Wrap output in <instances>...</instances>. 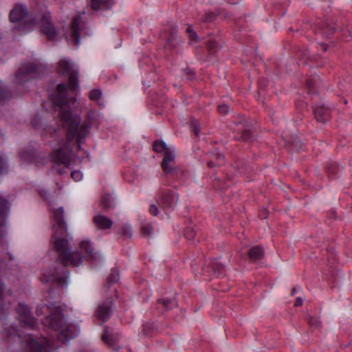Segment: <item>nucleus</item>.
Listing matches in <instances>:
<instances>
[{
  "instance_id": "f257e3e1",
  "label": "nucleus",
  "mask_w": 352,
  "mask_h": 352,
  "mask_svg": "<svg viewBox=\"0 0 352 352\" xmlns=\"http://www.w3.org/2000/svg\"><path fill=\"white\" fill-rule=\"evenodd\" d=\"M58 71L69 76V85H58L57 93L50 97V101L59 111V115L56 121L57 126L47 129L46 133L53 138L50 157L55 164L54 168L59 174L63 175L69 168L75 144L81 149V144L90 131L91 124L98 126L100 116L98 112L91 111L88 114L87 122L80 124V116L74 111L77 98L72 96L77 95L79 90L77 68L69 60L61 58L58 62Z\"/></svg>"
},
{
  "instance_id": "f03ea898",
  "label": "nucleus",
  "mask_w": 352,
  "mask_h": 352,
  "mask_svg": "<svg viewBox=\"0 0 352 352\" xmlns=\"http://www.w3.org/2000/svg\"><path fill=\"white\" fill-rule=\"evenodd\" d=\"M63 208L60 207L52 210L54 227L56 229L52 237L54 248L58 252L63 263L66 265L78 266L84 261L94 263L102 259V255L95 251L94 243L88 239L79 243V248L74 252L69 251L70 243L65 236V223L63 221Z\"/></svg>"
},
{
  "instance_id": "7ed1b4c3",
  "label": "nucleus",
  "mask_w": 352,
  "mask_h": 352,
  "mask_svg": "<svg viewBox=\"0 0 352 352\" xmlns=\"http://www.w3.org/2000/svg\"><path fill=\"white\" fill-rule=\"evenodd\" d=\"M36 313L38 316L45 315L42 319L43 326L48 330L58 331L57 339L63 343L76 337L79 333L78 325L65 323L63 307L57 303L48 305L40 303L36 307Z\"/></svg>"
},
{
  "instance_id": "20e7f679",
  "label": "nucleus",
  "mask_w": 352,
  "mask_h": 352,
  "mask_svg": "<svg viewBox=\"0 0 352 352\" xmlns=\"http://www.w3.org/2000/svg\"><path fill=\"white\" fill-rule=\"evenodd\" d=\"M12 23H19L17 28L23 33L34 30L39 27L41 32L52 41L58 38L59 33L52 21L50 13L45 12L34 16L29 15L28 8L23 5H16L10 14Z\"/></svg>"
},
{
  "instance_id": "39448f33",
  "label": "nucleus",
  "mask_w": 352,
  "mask_h": 352,
  "mask_svg": "<svg viewBox=\"0 0 352 352\" xmlns=\"http://www.w3.org/2000/svg\"><path fill=\"white\" fill-rule=\"evenodd\" d=\"M153 149L155 152L164 154L162 167L166 174L178 177L182 173L177 164L175 149L173 145H168L163 141H156Z\"/></svg>"
},
{
  "instance_id": "423d86ee",
  "label": "nucleus",
  "mask_w": 352,
  "mask_h": 352,
  "mask_svg": "<svg viewBox=\"0 0 352 352\" xmlns=\"http://www.w3.org/2000/svg\"><path fill=\"white\" fill-rule=\"evenodd\" d=\"M9 340H14L16 336L21 340L25 352H45V348L49 345V341L45 338H38L32 334H26L21 337L14 328H12L6 333Z\"/></svg>"
},
{
  "instance_id": "0eeeda50",
  "label": "nucleus",
  "mask_w": 352,
  "mask_h": 352,
  "mask_svg": "<svg viewBox=\"0 0 352 352\" xmlns=\"http://www.w3.org/2000/svg\"><path fill=\"white\" fill-rule=\"evenodd\" d=\"M177 201V195L173 190L167 189L162 191L157 204H153L149 208L150 213L153 215L164 216L169 213L170 209L175 206Z\"/></svg>"
},
{
  "instance_id": "6e6552de",
  "label": "nucleus",
  "mask_w": 352,
  "mask_h": 352,
  "mask_svg": "<svg viewBox=\"0 0 352 352\" xmlns=\"http://www.w3.org/2000/svg\"><path fill=\"white\" fill-rule=\"evenodd\" d=\"M85 23L82 20L81 16H76L73 18L71 27L66 33V38L70 44L78 46L80 44V38L83 33Z\"/></svg>"
},
{
  "instance_id": "1a4fd4ad",
  "label": "nucleus",
  "mask_w": 352,
  "mask_h": 352,
  "mask_svg": "<svg viewBox=\"0 0 352 352\" xmlns=\"http://www.w3.org/2000/svg\"><path fill=\"white\" fill-rule=\"evenodd\" d=\"M16 311L17 319L24 327L34 329L37 327L38 323L26 304L19 302L16 308Z\"/></svg>"
},
{
  "instance_id": "9d476101",
  "label": "nucleus",
  "mask_w": 352,
  "mask_h": 352,
  "mask_svg": "<svg viewBox=\"0 0 352 352\" xmlns=\"http://www.w3.org/2000/svg\"><path fill=\"white\" fill-rule=\"evenodd\" d=\"M39 69L40 67L33 63L23 65L16 74V83L23 85L30 79L37 77Z\"/></svg>"
},
{
  "instance_id": "9b49d317",
  "label": "nucleus",
  "mask_w": 352,
  "mask_h": 352,
  "mask_svg": "<svg viewBox=\"0 0 352 352\" xmlns=\"http://www.w3.org/2000/svg\"><path fill=\"white\" fill-rule=\"evenodd\" d=\"M10 212V204L7 197L0 194V232L2 237L8 232L7 219Z\"/></svg>"
},
{
  "instance_id": "f8f14e48",
  "label": "nucleus",
  "mask_w": 352,
  "mask_h": 352,
  "mask_svg": "<svg viewBox=\"0 0 352 352\" xmlns=\"http://www.w3.org/2000/svg\"><path fill=\"white\" fill-rule=\"evenodd\" d=\"M21 159L25 166H39L38 155L32 148H27L20 153Z\"/></svg>"
},
{
  "instance_id": "ddd939ff",
  "label": "nucleus",
  "mask_w": 352,
  "mask_h": 352,
  "mask_svg": "<svg viewBox=\"0 0 352 352\" xmlns=\"http://www.w3.org/2000/svg\"><path fill=\"white\" fill-rule=\"evenodd\" d=\"M112 311V302L111 299H107L98 305L96 311L97 318L102 322L108 320Z\"/></svg>"
},
{
  "instance_id": "4468645a",
  "label": "nucleus",
  "mask_w": 352,
  "mask_h": 352,
  "mask_svg": "<svg viewBox=\"0 0 352 352\" xmlns=\"http://www.w3.org/2000/svg\"><path fill=\"white\" fill-rule=\"evenodd\" d=\"M41 280L43 283H48L50 281H56L60 286H63L64 284L67 283V278L65 276H60L55 274L53 271L52 274L51 272L48 270L43 271L42 276H41Z\"/></svg>"
},
{
  "instance_id": "2eb2a0df",
  "label": "nucleus",
  "mask_w": 352,
  "mask_h": 352,
  "mask_svg": "<svg viewBox=\"0 0 352 352\" xmlns=\"http://www.w3.org/2000/svg\"><path fill=\"white\" fill-rule=\"evenodd\" d=\"M315 117L320 122H325L330 118V110L323 104H318L314 109Z\"/></svg>"
},
{
  "instance_id": "dca6fc26",
  "label": "nucleus",
  "mask_w": 352,
  "mask_h": 352,
  "mask_svg": "<svg viewBox=\"0 0 352 352\" xmlns=\"http://www.w3.org/2000/svg\"><path fill=\"white\" fill-rule=\"evenodd\" d=\"M94 221L96 226L101 229L110 228L113 225V222L110 219L100 214L94 217Z\"/></svg>"
},
{
  "instance_id": "f3484780",
  "label": "nucleus",
  "mask_w": 352,
  "mask_h": 352,
  "mask_svg": "<svg viewBox=\"0 0 352 352\" xmlns=\"http://www.w3.org/2000/svg\"><path fill=\"white\" fill-rule=\"evenodd\" d=\"M264 256V250L263 248L259 246H256L252 248L249 251V257L250 259L254 261L260 260Z\"/></svg>"
},
{
  "instance_id": "a211bd4d",
  "label": "nucleus",
  "mask_w": 352,
  "mask_h": 352,
  "mask_svg": "<svg viewBox=\"0 0 352 352\" xmlns=\"http://www.w3.org/2000/svg\"><path fill=\"white\" fill-rule=\"evenodd\" d=\"M102 204L105 208H110L114 206V197L111 194H104L102 197Z\"/></svg>"
},
{
  "instance_id": "6ab92c4d",
  "label": "nucleus",
  "mask_w": 352,
  "mask_h": 352,
  "mask_svg": "<svg viewBox=\"0 0 352 352\" xmlns=\"http://www.w3.org/2000/svg\"><path fill=\"white\" fill-rule=\"evenodd\" d=\"M4 288V284L0 280V312L2 313L8 309V306L6 303V297L3 294Z\"/></svg>"
},
{
  "instance_id": "aec40b11",
  "label": "nucleus",
  "mask_w": 352,
  "mask_h": 352,
  "mask_svg": "<svg viewBox=\"0 0 352 352\" xmlns=\"http://www.w3.org/2000/svg\"><path fill=\"white\" fill-rule=\"evenodd\" d=\"M90 100L96 102L98 104L101 105L102 102H100L102 99V91L98 89H94L90 91L89 94Z\"/></svg>"
},
{
  "instance_id": "412c9836",
  "label": "nucleus",
  "mask_w": 352,
  "mask_h": 352,
  "mask_svg": "<svg viewBox=\"0 0 352 352\" xmlns=\"http://www.w3.org/2000/svg\"><path fill=\"white\" fill-rule=\"evenodd\" d=\"M102 340L106 342L107 344L112 346L113 345L116 341L117 338L110 331L108 330H106L104 333L102 334Z\"/></svg>"
},
{
  "instance_id": "4be33fe9",
  "label": "nucleus",
  "mask_w": 352,
  "mask_h": 352,
  "mask_svg": "<svg viewBox=\"0 0 352 352\" xmlns=\"http://www.w3.org/2000/svg\"><path fill=\"white\" fill-rule=\"evenodd\" d=\"M91 6L94 10L109 7V0H91Z\"/></svg>"
},
{
  "instance_id": "5701e85b",
  "label": "nucleus",
  "mask_w": 352,
  "mask_h": 352,
  "mask_svg": "<svg viewBox=\"0 0 352 352\" xmlns=\"http://www.w3.org/2000/svg\"><path fill=\"white\" fill-rule=\"evenodd\" d=\"M120 278L118 271L116 269H113L109 277V282L111 283H116L118 281Z\"/></svg>"
},
{
  "instance_id": "b1692460",
  "label": "nucleus",
  "mask_w": 352,
  "mask_h": 352,
  "mask_svg": "<svg viewBox=\"0 0 352 352\" xmlns=\"http://www.w3.org/2000/svg\"><path fill=\"white\" fill-rule=\"evenodd\" d=\"M212 267L215 273H217L218 275L221 274L222 273V271L223 270V265L219 263L218 261L215 260L212 263Z\"/></svg>"
},
{
  "instance_id": "393cba45",
  "label": "nucleus",
  "mask_w": 352,
  "mask_h": 352,
  "mask_svg": "<svg viewBox=\"0 0 352 352\" xmlns=\"http://www.w3.org/2000/svg\"><path fill=\"white\" fill-rule=\"evenodd\" d=\"M8 173V167L6 160L0 155V177Z\"/></svg>"
},
{
  "instance_id": "a878e982",
  "label": "nucleus",
  "mask_w": 352,
  "mask_h": 352,
  "mask_svg": "<svg viewBox=\"0 0 352 352\" xmlns=\"http://www.w3.org/2000/svg\"><path fill=\"white\" fill-rule=\"evenodd\" d=\"M71 177L75 182H80L83 178V174L80 170H74L71 173Z\"/></svg>"
},
{
  "instance_id": "bb28decb",
  "label": "nucleus",
  "mask_w": 352,
  "mask_h": 352,
  "mask_svg": "<svg viewBox=\"0 0 352 352\" xmlns=\"http://www.w3.org/2000/svg\"><path fill=\"white\" fill-rule=\"evenodd\" d=\"M123 234L126 236L131 238L133 236L132 228L129 224H125L122 228Z\"/></svg>"
},
{
  "instance_id": "cd10ccee",
  "label": "nucleus",
  "mask_w": 352,
  "mask_h": 352,
  "mask_svg": "<svg viewBox=\"0 0 352 352\" xmlns=\"http://www.w3.org/2000/svg\"><path fill=\"white\" fill-rule=\"evenodd\" d=\"M162 303L164 306L167 309H170L174 306L177 305V302L175 300H168V299H164L162 300Z\"/></svg>"
},
{
  "instance_id": "c85d7f7f",
  "label": "nucleus",
  "mask_w": 352,
  "mask_h": 352,
  "mask_svg": "<svg viewBox=\"0 0 352 352\" xmlns=\"http://www.w3.org/2000/svg\"><path fill=\"white\" fill-rule=\"evenodd\" d=\"M187 32L192 42L197 41V33L193 30L191 27L188 28Z\"/></svg>"
},
{
  "instance_id": "c756f323",
  "label": "nucleus",
  "mask_w": 352,
  "mask_h": 352,
  "mask_svg": "<svg viewBox=\"0 0 352 352\" xmlns=\"http://www.w3.org/2000/svg\"><path fill=\"white\" fill-rule=\"evenodd\" d=\"M142 230L144 234L146 236L151 235L153 232V228L150 224L142 226Z\"/></svg>"
},
{
  "instance_id": "7c9ffc66",
  "label": "nucleus",
  "mask_w": 352,
  "mask_h": 352,
  "mask_svg": "<svg viewBox=\"0 0 352 352\" xmlns=\"http://www.w3.org/2000/svg\"><path fill=\"white\" fill-rule=\"evenodd\" d=\"M9 95V93L3 87V83L0 82V100L8 98Z\"/></svg>"
},
{
  "instance_id": "2f4dec72",
  "label": "nucleus",
  "mask_w": 352,
  "mask_h": 352,
  "mask_svg": "<svg viewBox=\"0 0 352 352\" xmlns=\"http://www.w3.org/2000/svg\"><path fill=\"white\" fill-rule=\"evenodd\" d=\"M228 110H229V108L226 104H220L219 106V111L221 114L228 113Z\"/></svg>"
},
{
  "instance_id": "473e14b6",
  "label": "nucleus",
  "mask_w": 352,
  "mask_h": 352,
  "mask_svg": "<svg viewBox=\"0 0 352 352\" xmlns=\"http://www.w3.org/2000/svg\"><path fill=\"white\" fill-rule=\"evenodd\" d=\"M186 236L187 238V239L188 240H192L195 237V232L193 230H191L190 232H187L186 233Z\"/></svg>"
},
{
  "instance_id": "72a5a7b5",
  "label": "nucleus",
  "mask_w": 352,
  "mask_h": 352,
  "mask_svg": "<svg viewBox=\"0 0 352 352\" xmlns=\"http://www.w3.org/2000/svg\"><path fill=\"white\" fill-rule=\"evenodd\" d=\"M38 118H34L32 120V124L34 127L35 128H37L38 127Z\"/></svg>"
},
{
  "instance_id": "f704fd0d",
  "label": "nucleus",
  "mask_w": 352,
  "mask_h": 352,
  "mask_svg": "<svg viewBox=\"0 0 352 352\" xmlns=\"http://www.w3.org/2000/svg\"><path fill=\"white\" fill-rule=\"evenodd\" d=\"M302 304V300L300 298H298L295 302V306H300Z\"/></svg>"
},
{
  "instance_id": "c9c22d12",
  "label": "nucleus",
  "mask_w": 352,
  "mask_h": 352,
  "mask_svg": "<svg viewBox=\"0 0 352 352\" xmlns=\"http://www.w3.org/2000/svg\"><path fill=\"white\" fill-rule=\"evenodd\" d=\"M309 322L311 325H316L318 320L316 318H311Z\"/></svg>"
},
{
  "instance_id": "e433bc0d",
  "label": "nucleus",
  "mask_w": 352,
  "mask_h": 352,
  "mask_svg": "<svg viewBox=\"0 0 352 352\" xmlns=\"http://www.w3.org/2000/svg\"><path fill=\"white\" fill-rule=\"evenodd\" d=\"M39 193H40V195H41L42 197H45V198H46V194H47V192H46L45 190H41H41H39Z\"/></svg>"
},
{
  "instance_id": "4c0bfd02",
  "label": "nucleus",
  "mask_w": 352,
  "mask_h": 352,
  "mask_svg": "<svg viewBox=\"0 0 352 352\" xmlns=\"http://www.w3.org/2000/svg\"><path fill=\"white\" fill-rule=\"evenodd\" d=\"M214 42H213V41L208 42V47L210 49H212L214 47Z\"/></svg>"
},
{
  "instance_id": "58836bf2",
  "label": "nucleus",
  "mask_w": 352,
  "mask_h": 352,
  "mask_svg": "<svg viewBox=\"0 0 352 352\" xmlns=\"http://www.w3.org/2000/svg\"><path fill=\"white\" fill-rule=\"evenodd\" d=\"M321 47L324 51H326L327 50V47L325 44H322Z\"/></svg>"
},
{
  "instance_id": "ea45409f",
  "label": "nucleus",
  "mask_w": 352,
  "mask_h": 352,
  "mask_svg": "<svg viewBox=\"0 0 352 352\" xmlns=\"http://www.w3.org/2000/svg\"><path fill=\"white\" fill-rule=\"evenodd\" d=\"M194 131L196 135L199 134V129L197 127H195Z\"/></svg>"
},
{
  "instance_id": "a19ab883",
  "label": "nucleus",
  "mask_w": 352,
  "mask_h": 352,
  "mask_svg": "<svg viewBox=\"0 0 352 352\" xmlns=\"http://www.w3.org/2000/svg\"><path fill=\"white\" fill-rule=\"evenodd\" d=\"M307 86H308L309 87H311L312 84H311V82L310 80L307 81Z\"/></svg>"
},
{
  "instance_id": "79ce46f5",
  "label": "nucleus",
  "mask_w": 352,
  "mask_h": 352,
  "mask_svg": "<svg viewBox=\"0 0 352 352\" xmlns=\"http://www.w3.org/2000/svg\"><path fill=\"white\" fill-rule=\"evenodd\" d=\"M208 166L210 167H212L214 166L213 163L212 162H208Z\"/></svg>"
},
{
  "instance_id": "37998d69",
  "label": "nucleus",
  "mask_w": 352,
  "mask_h": 352,
  "mask_svg": "<svg viewBox=\"0 0 352 352\" xmlns=\"http://www.w3.org/2000/svg\"><path fill=\"white\" fill-rule=\"evenodd\" d=\"M8 254H9V256H10V259H13L14 258V256H13V255L12 254L8 253Z\"/></svg>"
}]
</instances>
